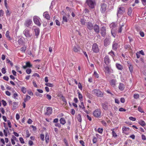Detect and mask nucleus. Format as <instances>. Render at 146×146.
Masks as SVG:
<instances>
[{
	"label": "nucleus",
	"mask_w": 146,
	"mask_h": 146,
	"mask_svg": "<svg viewBox=\"0 0 146 146\" xmlns=\"http://www.w3.org/2000/svg\"><path fill=\"white\" fill-rule=\"evenodd\" d=\"M66 9L68 11V14L67 16H68V17L70 16L69 13H71V15L73 17H74L75 16V9L72 8H70L68 7H66Z\"/></svg>",
	"instance_id": "f257e3e1"
},
{
	"label": "nucleus",
	"mask_w": 146,
	"mask_h": 146,
	"mask_svg": "<svg viewBox=\"0 0 146 146\" xmlns=\"http://www.w3.org/2000/svg\"><path fill=\"white\" fill-rule=\"evenodd\" d=\"M92 94L98 97H102L103 96V94L99 89H94L92 91Z\"/></svg>",
	"instance_id": "f03ea898"
},
{
	"label": "nucleus",
	"mask_w": 146,
	"mask_h": 146,
	"mask_svg": "<svg viewBox=\"0 0 146 146\" xmlns=\"http://www.w3.org/2000/svg\"><path fill=\"white\" fill-rule=\"evenodd\" d=\"M116 26V24L115 23H113L110 25V27L111 29V33L112 36L115 37L116 36L115 33V28Z\"/></svg>",
	"instance_id": "7ed1b4c3"
},
{
	"label": "nucleus",
	"mask_w": 146,
	"mask_h": 146,
	"mask_svg": "<svg viewBox=\"0 0 146 146\" xmlns=\"http://www.w3.org/2000/svg\"><path fill=\"white\" fill-rule=\"evenodd\" d=\"M86 3L91 9L94 8L96 4L95 2L93 0H86Z\"/></svg>",
	"instance_id": "20e7f679"
},
{
	"label": "nucleus",
	"mask_w": 146,
	"mask_h": 146,
	"mask_svg": "<svg viewBox=\"0 0 146 146\" xmlns=\"http://www.w3.org/2000/svg\"><path fill=\"white\" fill-rule=\"evenodd\" d=\"M93 115L96 117H100L101 115V110L99 109L93 111Z\"/></svg>",
	"instance_id": "39448f33"
},
{
	"label": "nucleus",
	"mask_w": 146,
	"mask_h": 146,
	"mask_svg": "<svg viewBox=\"0 0 146 146\" xmlns=\"http://www.w3.org/2000/svg\"><path fill=\"white\" fill-rule=\"evenodd\" d=\"M33 18V21L35 24L39 26H40L41 23L40 21V19L36 16H34Z\"/></svg>",
	"instance_id": "423d86ee"
},
{
	"label": "nucleus",
	"mask_w": 146,
	"mask_h": 146,
	"mask_svg": "<svg viewBox=\"0 0 146 146\" xmlns=\"http://www.w3.org/2000/svg\"><path fill=\"white\" fill-rule=\"evenodd\" d=\"M92 50L95 53H98L99 51L98 45L96 43H94L92 46Z\"/></svg>",
	"instance_id": "0eeeda50"
},
{
	"label": "nucleus",
	"mask_w": 146,
	"mask_h": 146,
	"mask_svg": "<svg viewBox=\"0 0 146 146\" xmlns=\"http://www.w3.org/2000/svg\"><path fill=\"white\" fill-rule=\"evenodd\" d=\"M105 68V72L107 76H108L109 73H110L112 72V70L108 66H106L104 67Z\"/></svg>",
	"instance_id": "6e6552de"
},
{
	"label": "nucleus",
	"mask_w": 146,
	"mask_h": 146,
	"mask_svg": "<svg viewBox=\"0 0 146 146\" xmlns=\"http://www.w3.org/2000/svg\"><path fill=\"white\" fill-rule=\"evenodd\" d=\"M107 5L104 3H102L101 5L100 11L102 13H105L106 10Z\"/></svg>",
	"instance_id": "1a4fd4ad"
},
{
	"label": "nucleus",
	"mask_w": 146,
	"mask_h": 146,
	"mask_svg": "<svg viewBox=\"0 0 146 146\" xmlns=\"http://www.w3.org/2000/svg\"><path fill=\"white\" fill-rule=\"evenodd\" d=\"M23 34L27 38H29L31 37L29 31L27 29H25L23 31Z\"/></svg>",
	"instance_id": "9d476101"
},
{
	"label": "nucleus",
	"mask_w": 146,
	"mask_h": 146,
	"mask_svg": "<svg viewBox=\"0 0 146 146\" xmlns=\"http://www.w3.org/2000/svg\"><path fill=\"white\" fill-rule=\"evenodd\" d=\"M32 29L34 31L35 35L37 36L39 35L40 33L39 29L35 26H33L32 27Z\"/></svg>",
	"instance_id": "9b49d317"
},
{
	"label": "nucleus",
	"mask_w": 146,
	"mask_h": 146,
	"mask_svg": "<svg viewBox=\"0 0 146 146\" xmlns=\"http://www.w3.org/2000/svg\"><path fill=\"white\" fill-rule=\"evenodd\" d=\"M32 21L31 19H28L26 20L25 23V26L29 27L30 26L32 25Z\"/></svg>",
	"instance_id": "f8f14e48"
},
{
	"label": "nucleus",
	"mask_w": 146,
	"mask_h": 146,
	"mask_svg": "<svg viewBox=\"0 0 146 146\" xmlns=\"http://www.w3.org/2000/svg\"><path fill=\"white\" fill-rule=\"evenodd\" d=\"M86 26L88 29L91 30L93 29L94 25L90 22H88L86 23Z\"/></svg>",
	"instance_id": "ddd939ff"
},
{
	"label": "nucleus",
	"mask_w": 146,
	"mask_h": 146,
	"mask_svg": "<svg viewBox=\"0 0 146 146\" xmlns=\"http://www.w3.org/2000/svg\"><path fill=\"white\" fill-rule=\"evenodd\" d=\"M110 60L108 56H106L104 58V62L106 65H108L110 63Z\"/></svg>",
	"instance_id": "4468645a"
},
{
	"label": "nucleus",
	"mask_w": 146,
	"mask_h": 146,
	"mask_svg": "<svg viewBox=\"0 0 146 146\" xmlns=\"http://www.w3.org/2000/svg\"><path fill=\"white\" fill-rule=\"evenodd\" d=\"M93 29L94 31L97 33H98L100 31V28L98 25L96 24L94 26Z\"/></svg>",
	"instance_id": "2eb2a0df"
},
{
	"label": "nucleus",
	"mask_w": 146,
	"mask_h": 146,
	"mask_svg": "<svg viewBox=\"0 0 146 146\" xmlns=\"http://www.w3.org/2000/svg\"><path fill=\"white\" fill-rule=\"evenodd\" d=\"M52 108L48 107L47 108L46 112L45 113L47 115H50L52 113Z\"/></svg>",
	"instance_id": "dca6fc26"
},
{
	"label": "nucleus",
	"mask_w": 146,
	"mask_h": 146,
	"mask_svg": "<svg viewBox=\"0 0 146 146\" xmlns=\"http://www.w3.org/2000/svg\"><path fill=\"white\" fill-rule=\"evenodd\" d=\"M101 33L102 36H104L106 34V29L104 27H102L101 29Z\"/></svg>",
	"instance_id": "f3484780"
},
{
	"label": "nucleus",
	"mask_w": 146,
	"mask_h": 146,
	"mask_svg": "<svg viewBox=\"0 0 146 146\" xmlns=\"http://www.w3.org/2000/svg\"><path fill=\"white\" fill-rule=\"evenodd\" d=\"M104 45L105 46H107L110 43V41L108 38H106L104 40Z\"/></svg>",
	"instance_id": "a211bd4d"
},
{
	"label": "nucleus",
	"mask_w": 146,
	"mask_h": 146,
	"mask_svg": "<svg viewBox=\"0 0 146 146\" xmlns=\"http://www.w3.org/2000/svg\"><path fill=\"white\" fill-rule=\"evenodd\" d=\"M32 66V65L30 64L29 62H26V64L25 66H23V69H25L27 67H31Z\"/></svg>",
	"instance_id": "6ab92c4d"
},
{
	"label": "nucleus",
	"mask_w": 146,
	"mask_h": 146,
	"mask_svg": "<svg viewBox=\"0 0 146 146\" xmlns=\"http://www.w3.org/2000/svg\"><path fill=\"white\" fill-rule=\"evenodd\" d=\"M110 85L113 87H115V86L116 81L114 79H112L110 82Z\"/></svg>",
	"instance_id": "aec40b11"
},
{
	"label": "nucleus",
	"mask_w": 146,
	"mask_h": 146,
	"mask_svg": "<svg viewBox=\"0 0 146 146\" xmlns=\"http://www.w3.org/2000/svg\"><path fill=\"white\" fill-rule=\"evenodd\" d=\"M73 50L75 52L78 53L80 52V48L78 47H76L74 46L73 47Z\"/></svg>",
	"instance_id": "412c9836"
},
{
	"label": "nucleus",
	"mask_w": 146,
	"mask_h": 146,
	"mask_svg": "<svg viewBox=\"0 0 146 146\" xmlns=\"http://www.w3.org/2000/svg\"><path fill=\"white\" fill-rule=\"evenodd\" d=\"M125 12V9L123 7H119V14H122Z\"/></svg>",
	"instance_id": "4be33fe9"
},
{
	"label": "nucleus",
	"mask_w": 146,
	"mask_h": 146,
	"mask_svg": "<svg viewBox=\"0 0 146 146\" xmlns=\"http://www.w3.org/2000/svg\"><path fill=\"white\" fill-rule=\"evenodd\" d=\"M60 124L64 125L66 123V121L64 118L63 117L61 118L60 119Z\"/></svg>",
	"instance_id": "5701e85b"
},
{
	"label": "nucleus",
	"mask_w": 146,
	"mask_h": 146,
	"mask_svg": "<svg viewBox=\"0 0 146 146\" xmlns=\"http://www.w3.org/2000/svg\"><path fill=\"white\" fill-rule=\"evenodd\" d=\"M43 15L44 16V17H45L46 19H49L50 17L49 15L48 14V13L47 12H45L43 13Z\"/></svg>",
	"instance_id": "b1692460"
},
{
	"label": "nucleus",
	"mask_w": 146,
	"mask_h": 146,
	"mask_svg": "<svg viewBox=\"0 0 146 146\" xmlns=\"http://www.w3.org/2000/svg\"><path fill=\"white\" fill-rule=\"evenodd\" d=\"M138 123L139 124L143 127L145 125L146 123L145 122L142 120H140L138 121Z\"/></svg>",
	"instance_id": "393cba45"
},
{
	"label": "nucleus",
	"mask_w": 146,
	"mask_h": 146,
	"mask_svg": "<svg viewBox=\"0 0 146 146\" xmlns=\"http://www.w3.org/2000/svg\"><path fill=\"white\" fill-rule=\"evenodd\" d=\"M68 16L66 15H64L62 17V22H67L68 21V19L67 17Z\"/></svg>",
	"instance_id": "a878e982"
},
{
	"label": "nucleus",
	"mask_w": 146,
	"mask_h": 146,
	"mask_svg": "<svg viewBox=\"0 0 146 146\" xmlns=\"http://www.w3.org/2000/svg\"><path fill=\"white\" fill-rule=\"evenodd\" d=\"M125 87L123 83H120L119 84V90L121 91L124 90Z\"/></svg>",
	"instance_id": "bb28decb"
},
{
	"label": "nucleus",
	"mask_w": 146,
	"mask_h": 146,
	"mask_svg": "<svg viewBox=\"0 0 146 146\" xmlns=\"http://www.w3.org/2000/svg\"><path fill=\"white\" fill-rule=\"evenodd\" d=\"M128 64L129 69L131 72L133 71V67L132 65L130 64L129 62H127Z\"/></svg>",
	"instance_id": "cd10ccee"
},
{
	"label": "nucleus",
	"mask_w": 146,
	"mask_h": 146,
	"mask_svg": "<svg viewBox=\"0 0 146 146\" xmlns=\"http://www.w3.org/2000/svg\"><path fill=\"white\" fill-rule=\"evenodd\" d=\"M102 108L105 110H106L108 109V105L106 104L103 103L102 104Z\"/></svg>",
	"instance_id": "c85d7f7f"
},
{
	"label": "nucleus",
	"mask_w": 146,
	"mask_h": 146,
	"mask_svg": "<svg viewBox=\"0 0 146 146\" xmlns=\"http://www.w3.org/2000/svg\"><path fill=\"white\" fill-rule=\"evenodd\" d=\"M106 1L109 5H112L114 4V0H104Z\"/></svg>",
	"instance_id": "c756f323"
},
{
	"label": "nucleus",
	"mask_w": 146,
	"mask_h": 146,
	"mask_svg": "<svg viewBox=\"0 0 146 146\" xmlns=\"http://www.w3.org/2000/svg\"><path fill=\"white\" fill-rule=\"evenodd\" d=\"M115 42H113V50H116L118 46V44L116 43H114Z\"/></svg>",
	"instance_id": "7c9ffc66"
},
{
	"label": "nucleus",
	"mask_w": 146,
	"mask_h": 146,
	"mask_svg": "<svg viewBox=\"0 0 146 146\" xmlns=\"http://www.w3.org/2000/svg\"><path fill=\"white\" fill-rule=\"evenodd\" d=\"M78 96L79 99L80 101H83V96L79 92H78Z\"/></svg>",
	"instance_id": "2f4dec72"
},
{
	"label": "nucleus",
	"mask_w": 146,
	"mask_h": 146,
	"mask_svg": "<svg viewBox=\"0 0 146 146\" xmlns=\"http://www.w3.org/2000/svg\"><path fill=\"white\" fill-rule=\"evenodd\" d=\"M18 42L19 44L20 45H22L24 43V40L22 38H20L19 39Z\"/></svg>",
	"instance_id": "473e14b6"
},
{
	"label": "nucleus",
	"mask_w": 146,
	"mask_h": 146,
	"mask_svg": "<svg viewBox=\"0 0 146 146\" xmlns=\"http://www.w3.org/2000/svg\"><path fill=\"white\" fill-rule=\"evenodd\" d=\"M81 103L79 105V107L80 108H82L83 110L85 109V107L84 106V103L83 101H80Z\"/></svg>",
	"instance_id": "72a5a7b5"
},
{
	"label": "nucleus",
	"mask_w": 146,
	"mask_h": 146,
	"mask_svg": "<svg viewBox=\"0 0 146 146\" xmlns=\"http://www.w3.org/2000/svg\"><path fill=\"white\" fill-rule=\"evenodd\" d=\"M31 97L30 96H29L28 95H27L26 98H25L24 99V102H26L27 101L30 100V99H31Z\"/></svg>",
	"instance_id": "f704fd0d"
},
{
	"label": "nucleus",
	"mask_w": 146,
	"mask_h": 146,
	"mask_svg": "<svg viewBox=\"0 0 146 146\" xmlns=\"http://www.w3.org/2000/svg\"><path fill=\"white\" fill-rule=\"evenodd\" d=\"M18 103L17 102H14L13 103V110H15L16 108L17 107V106L18 105Z\"/></svg>",
	"instance_id": "c9c22d12"
},
{
	"label": "nucleus",
	"mask_w": 146,
	"mask_h": 146,
	"mask_svg": "<svg viewBox=\"0 0 146 146\" xmlns=\"http://www.w3.org/2000/svg\"><path fill=\"white\" fill-rule=\"evenodd\" d=\"M45 139L46 143H48L49 142V137L48 133H46L45 135Z\"/></svg>",
	"instance_id": "e433bc0d"
},
{
	"label": "nucleus",
	"mask_w": 146,
	"mask_h": 146,
	"mask_svg": "<svg viewBox=\"0 0 146 146\" xmlns=\"http://www.w3.org/2000/svg\"><path fill=\"white\" fill-rule=\"evenodd\" d=\"M77 119L80 122H81L82 121V118L81 115L80 114H78L77 116Z\"/></svg>",
	"instance_id": "4c0bfd02"
},
{
	"label": "nucleus",
	"mask_w": 146,
	"mask_h": 146,
	"mask_svg": "<svg viewBox=\"0 0 146 146\" xmlns=\"http://www.w3.org/2000/svg\"><path fill=\"white\" fill-rule=\"evenodd\" d=\"M26 49V47H23L20 49V50L22 52L25 53Z\"/></svg>",
	"instance_id": "58836bf2"
},
{
	"label": "nucleus",
	"mask_w": 146,
	"mask_h": 146,
	"mask_svg": "<svg viewBox=\"0 0 146 146\" xmlns=\"http://www.w3.org/2000/svg\"><path fill=\"white\" fill-rule=\"evenodd\" d=\"M132 12V10L131 8L130 7L128 9V15L130 16L131 15Z\"/></svg>",
	"instance_id": "ea45409f"
},
{
	"label": "nucleus",
	"mask_w": 146,
	"mask_h": 146,
	"mask_svg": "<svg viewBox=\"0 0 146 146\" xmlns=\"http://www.w3.org/2000/svg\"><path fill=\"white\" fill-rule=\"evenodd\" d=\"M45 85L47 86L51 87H52L54 86L53 84H52L49 83H46L45 84Z\"/></svg>",
	"instance_id": "a19ab883"
},
{
	"label": "nucleus",
	"mask_w": 146,
	"mask_h": 146,
	"mask_svg": "<svg viewBox=\"0 0 146 146\" xmlns=\"http://www.w3.org/2000/svg\"><path fill=\"white\" fill-rule=\"evenodd\" d=\"M21 90L22 92L24 93L25 94L26 92V89L25 87H22Z\"/></svg>",
	"instance_id": "79ce46f5"
},
{
	"label": "nucleus",
	"mask_w": 146,
	"mask_h": 146,
	"mask_svg": "<svg viewBox=\"0 0 146 146\" xmlns=\"http://www.w3.org/2000/svg\"><path fill=\"white\" fill-rule=\"evenodd\" d=\"M86 21V20L84 19H81L80 21L81 23L83 25H85Z\"/></svg>",
	"instance_id": "37998d69"
},
{
	"label": "nucleus",
	"mask_w": 146,
	"mask_h": 146,
	"mask_svg": "<svg viewBox=\"0 0 146 146\" xmlns=\"http://www.w3.org/2000/svg\"><path fill=\"white\" fill-rule=\"evenodd\" d=\"M129 128L128 127L124 126L122 128V130L123 131H128L129 130Z\"/></svg>",
	"instance_id": "c03bdc74"
},
{
	"label": "nucleus",
	"mask_w": 146,
	"mask_h": 146,
	"mask_svg": "<svg viewBox=\"0 0 146 146\" xmlns=\"http://www.w3.org/2000/svg\"><path fill=\"white\" fill-rule=\"evenodd\" d=\"M78 88L80 90H82V86L80 82H79L78 84Z\"/></svg>",
	"instance_id": "a18cd8bd"
},
{
	"label": "nucleus",
	"mask_w": 146,
	"mask_h": 146,
	"mask_svg": "<svg viewBox=\"0 0 146 146\" xmlns=\"http://www.w3.org/2000/svg\"><path fill=\"white\" fill-rule=\"evenodd\" d=\"M26 72L27 74H29L31 73V70L30 69L28 68L26 70Z\"/></svg>",
	"instance_id": "49530a36"
},
{
	"label": "nucleus",
	"mask_w": 146,
	"mask_h": 146,
	"mask_svg": "<svg viewBox=\"0 0 146 146\" xmlns=\"http://www.w3.org/2000/svg\"><path fill=\"white\" fill-rule=\"evenodd\" d=\"M103 130V129L102 128H98V132L100 133H102Z\"/></svg>",
	"instance_id": "de8ad7c7"
},
{
	"label": "nucleus",
	"mask_w": 146,
	"mask_h": 146,
	"mask_svg": "<svg viewBox=\"0 0 146 146\" xmlns=\"http://www.w3.org/2000/svg\"><path fill=\"white\" fill-rule=\"evenodd\" d=\"M6 15L7 16H10V13L9 12V11L8 10V9H7V10L6 11Z\"/></svg>",
	"instance_id": "09e8293b"
},
{
	"label": "nucleus",
	"mask_w": 146,
	"mask_h": 146,
	"mask_svg": "<svg viewBox=\"0 0 146 146\" xmlns=\"http://www.w3.org/2000/svg\"><path fill=\"white\" fill-rule=\"evenodd\" d=\"M112 136L113 137H116L117 136V135L116 133L113 130H112Z\"/></svg>",
	"instance_id": "8fccbe9b"
},
{
	"label": "nucleus",
	"mask_w": 146,
	"mask_h": 146,
	"mask_svg": "<svg viewBox=\"0 0 146 146\" xmlns=\"http://www.w3.org/2000/svg\"><path fill=\"white\" fill-rule=\"evenodd\" d=\"M46 96L47 98L48 99V100H50L51 99L52 97L50 95L47 94L46 95Z\"/></svg>",
	"instance_id": "3c124183"
},
{
	"label": "nucleus",
	"mask_w": 146,
	"mask_h": 146,
	"mask_svg": "<svg viewBox=\"0 0 146 146\" xmlns=\"http://www.w3.org/2000/svg\"><path fill=\"white\" fill-rule=\"evenodd\" d=\"M1 102L4 106H6L7 103L4 100H2L1 101Z\"/></svg>",
	"instance_id": "603ef678"
},
{
	"label": "nucleus",
	"mask_w": 146,
	"mask_h": 146,
	"mask_svg": "<svg viewBox=\"0 0 146 146\" xmlns=\"http://www.w3.org/2000/svg\"><path fill=\"white\" fill-rule=\"evenodd\" d=\"M19 140L21 143H25L24 139L22 137H20Z\"/></svg>",
	"instance_id": "864d4df0"
},
{
	"label": "nucleus",
	"mask_w": 146,
	"mask_h": 146,
	"mask_svg": "<svg viewBox=\"0 0 146 146\" xmlns=\"http://www.w3.org/2000/svg\"><path fill=\"white\" fill-rule=\"evenodd\" d=\"M133 97L135 99H138L139 97V95L138 94H134L133 96Z\"/></svg>",
	"instance_id": "5fc2aeb1"
},
{
	"label": "nucleus",
	"mask_w": 146,
	"mask_h": 146,
	"mask_svg": "<svg viewBox=\"0 0 146 146\" xmlns=\"http://www.w3.org/2000/svg\"><path fill=\"white\" fill-rule=\"evenodd\" d=\"M40 138L42 141H44V135L43 134H41L40 135Z\"/></svg>",
	"instance_id": "6e6d98bb"
},
{
	"label": "nucleus",
	"mask_w": 146,
	"mask_h": 146,
	"mask_svg": "<svg viewBox=\"0 0 146 146\" xmlns=\"http://www.w3.org/2000/svg\"><path fill=\"white\" fill-rule=\"evenodd\" d=\"M7 122L8 123V126L9 127V128H11V122H10V121L9 120H8L7 121Z\"/></svg>",
	"instance_id": "4d7b16f0"
},
{
	"label": "nucleus",
	"mask_w": 146,
	"mask_h": 146,
	"mask_svg": "<svg viewBox=\"0 0 146 146\" xmlns=\"http://www.w3.org/2000/svg\"><path fill=\"white\" fill-rule=\"evenodd\" d=\"M1 72L3 74H5L6 73V69L5 68H3L1 69Z\"/></svg>",
	"instance_id": "13d9d810"
},
{
	"label": "nucleus",
	"mask_w": 146,
	"mask_h": 146,
	"mask_svg": "<svg viewBox=\"0 0 146 146\" xmlns=\"http://www.w3.org/2000/svg\"><path fill=\"white\" fill-rule=\"evenodd\" d=\"M0 111L3 114H4L5 112V111L4 109L3 108H0Z\"/></svg>",
	"instance_id": "bf43d9fd"
},
{
	"label": "nucleus",
	"mask_w": 146,
	"mask_h": 146,
	"mask_svg": "<svg viewBox=\"0 0 146 146\" xmlns=\"http://www.w3.org/2000/svg\"><path fill=\"white\" fill-rule=\"evenodd\" d=\"M55 22L56 23V24L58 25V26H60V22L59 21H58V20H55Z\"/></svg>",
	"instance_id": "052dcab7"
},
{
	"label": "nucleus",
	"mask_w": 146,
	"mask_h": 146,
	"mask_svg": "<svg viewBox=\"0 0 146 146\" xmlns=\"http://www.w3.org/2000/svg\"><path fill=\"white\" fill-rule=\"evenodd\" d=\"M138 110L141 113H143L144 111L142 110V108L140 107H139L138 108Z\"/></svg>",
	"instance_id": "680f3d73"
},
{
	"label": "nucleus",
	"mask_w": 146,
	"mask_h": 146,
	"mask_svg": "<svg viewBox=\"0 0 146 146\" xmlns=\"http://www.w3.org/2000/svg\"><path fill=\"white\" fill-rule=\"evenodd\" d=\"M55 126L56 127H58L59 128H60L61 126V125L59 123H56L55 124Z\"/></svg>",
	"instance_id": "e2e57ef3"
},
{
	"label": "nucleus",
	"mask_w": 146,
	"mask_h": 146,
	"mask_svg": "<svg viewBox=\"0 0 146 146\" xmlns=\"http://www.w3.org/2000/svg\"><path fill=\"white\" fill-rule=\"evenodd\" d=\"M97 141V139L96 138L94 137L93 139V142L94 143H96Z\"/></svg>",
	"instance_id": "0e129e2a"
},
{
	"label": "nucleus",
	"mask_w": 146,
	"mask_h": 146,
	"mask_svg": "<svg viewBox=\"0 0 146 146\" xmlns=\"http://www.w3.org/2000/svg\"><path fill=\"white\" fill-rule=\"evenodd\" d=\"M120 102L122 103H124L125 102V99L124 98H120Z\"/></svg>",
	"instance_id": "69168bd1"
},
{
	"label": "nucleus",
	"mask_w": 146,
	"mask_h": 146,
	"mask_svg": "<svg viewBox=\"0 0 146 146\" xmlns=\"http://www.w3.org/2000/svg\"><path fill=\"white\" fill-rule=\"evenodd\" d=\"M80 143L82 146H85V143L82 140H80Z\"/></svg>",
	"instance_id": "338daca9"
},
{
	"label": "nucleus",
	"mask_w": 146,
	"mask_h": 146,
	"mask_svg": "<svg viewBox=\"0 0 146 146\" xmlns=\"http://www.w3.org/2000/svg\"><path fill=\"white\" fill-rule=\"evenodd\" d=\"M141 2L144 5H146V0H141Z\"/></svg>",
	"instance_id": "774afa93"
}]
</instances>
